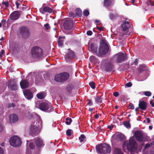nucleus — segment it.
Returning <instances> with one entry per match:
<instances>
[{"instance_id": "aec40b11", "label": "nucleus", "mask_w": 154, "mask_h": 154, "mask_svg": "<svg viewBox=\"0 0 154 154\" xmlns=\"http://www.w3.org/2000/svg\"><path fill=\"white\" fill-rule=\"evenodd\" d=\"M130 26L129 22L128 21L123 22L121 25V28L123 31H127L129 27Z\"/></svg>"}, {"instance_id": "c03bdc74", "label": "nucleus", "mask_w": 154, "mask_h": 154, "mask_svg": "<svg viewBox=\"0 0 154 154\" xmlns=\"http://www.w3.org/2000/svg\"><path fill=\"white\" fill-rule=\"evenodd\" d=\"M89 85L91 86V87L92 89H94L95 88V86H94V82H90L89 83Z\"/></svg>"}, {"instance_id": "7c9ffc66", "label": "nucleus", "mask_w": 154, "mask_h": 154, "mask_svg": "<svg viewBox=\"0 0 154 154\" xmlns=\"http://www.w3.org/2000/svg\"><path fill=\"white\" fill-rule=\"evenodd\" d=\"M147 69V68L146 65L144 64H143L139 65L138 68V71L140 72L144 70H146Z\"/></svg>"}, {"instance_id": "f03ea898", "label": "nucleus", "mask_w": 154, "mask_h": 154, "mask_svg": "<svg viewBox=\"0 0 154 154\" xmlns=\"http://www.w3.org/2000/svg\"><path fill=\"white\" fill-rule=\"evenodd\" d=\"M137 146V144L133 137H131L129 140L125 141L122 146L123 148H126L128 150L130 151L136 149Z\"/></svg>"}, {"instance_id": "72a5a7b5", "label": "nucleus", "mask_w": 154, "mask_h": 154, "mask_svg": "<svg viewBox=\"0 0 154 154\" xmlns=\"http://www.w3.org/2000/svg\"><path fill=\"white\" fill-rule=\"evenodd\" d=\"M117 15L115 13H113L110 12L109 14V17L110 19L113 20L117 16Z\"/></svg>"}, {"instance_id": "4d7b16f0", "label": "nucleus", "mask_w": 154, "mask_h": 154, "mask_svg": "<svg viewBox=\"0 0 154 154\" xmlns=\"http://www.w3.org/2000/svg\"><path fill=\"white\" fill-rule=\"evenodd\" d=\"M44 26L47 29H48L50 27L49 25L47 23L45 24Z\"/></svg>"}, {"instance_id": "6e6552de", "label": "nucleus", "mask_w": 154, "mask_h": 154, "mask_svg": "<svg viewBox=\"0 0 154 154\" xmlns=\"http://www.w3.org/2000/svg\"><path fill=\"white\" fill-rule=\"evenodd\" d=\"M114 57L117 63H122L127 59L126 55L121 52L116 54Z\"/></svg>"}, {"instance_id": "09e8293b", "label": "nucleus", "mask_w": 154, "mask_h": 154, "mask_svg": "<svg viewBox=\"0 0 154 154\" xmlns=\"http://www.w3.org/2000/svg\"><path fill=\"white\" fill-rule=\"evenodd\" d=\"M129 109H134V106L133 104L132 103H130L129 105Z\"/></svg>"}, {"instance_id": "473e14b6", "label": "nucleus", "mask_w": 154, "mask_h": 154, "mask_svg": "<svg viewBox=\"0 0 154 154\" xmlns=\"http://www.w3.org/2000/svg\"><path fill=\"white\" fill-rule=\"evenodd\" d=\"M113 154H123V153L120 149L115 147L114 149Z\"/></svg>"}, {"instance_id": "c756f323", "label": "nucleus", "mask_w": 154, "mask_h": 154, "mask_svg": "<svg viewBox=\"0 0 154 154\" xmlns=\"http://www.w3.org/2000/svg\"><path fill=\"white\" fill-rule=\"evenodd\" d=\"M46 96L45 94L43 92H41L37 94L36 96L39 99H42L45 98Z\"/></svg>"}, {"instance_id": "412c9836", "label": "nucleus", "mask_w": 154, "mask_h": 154, "mask_svg": "<svg viewBox=\"0 0 154 154\" xmlns=\"http://www.w3.org/2000/svg\"><path fill=\"white\" fill-rule=\"evenodd\" d=\"M100 46L105 47V53H106L107 51V47L108 46L107 43V41L104 39H102L100 42Z\"/></svg>"}, {"instance_id": "49530a36", "label": "nucleus", "mask_w": 154, "mask_h": 154, "mask_svg": "<svg viewBox=\"0 0 154 154\" xmlns=\"http://www.w3.org/2000/svg\"><path fill=\"white\" fill-rule=\"evenodd\" d=\"M69 16L71 17H75L76 16V14L73 13L72 12H70L69 13Z\"/></svg>"}, {"instance_id": "2f4dec72", "label": "nucleus", "mask_w": 154, "mask_h": 154, "mask_svg": "<svg viewBox=\"0 0 154 154\" xmlns=\"http://www.w3.org/2000/svg\"><path fill=\"white\" fill-rule=\"evenodd\" d=\"M65 38V36L60 37L59 38V40L58 41V45L59 46L61 47L63 45V41L61 40V39H64Z\"/></svg>"}, {"instance_id": "4468645a", "label": "nucleus", "mask_w": 154, "mask_h": 154, "mask_svg": "<svg viewBox=\"0 0 154 154\" xmlns=\"http://www.w3.org/2000/svg\"><path fill=\"white\" fill-rule=\"evenodd\" d=\"M40 12L42 14L48 12L51 13L52 12V9L48 7H42L39 9Z\"/></svg>"}, {"instance_id": "6e6d98bb", "label": "nucleus", "mask_w": 154, "mask_h": 154, "mask_svg": "<svg viewBox=\"0 0 154 154\" xmlns=\"http://www.w3.org/2000/svg\"><path fill=\"white\" fill-rule=\"evenodd\" d=\"M97 28L98 30L100 31H102L103 30V27H99L97 26Z\"/></svg>"}, {"instance_id": "bf43d9fd", "label": "nucleus", "mask_w": 154, "mask_h": 154, "mask_svg": "<svg viewBox=\"0 0 154 154\" xmlns=\"http://www.w3.org/2000/svg\"><path fill=\"white\" fill-rule=\"evenodd\" d=\"M3 130V126L1 123H0V133L2 132Z\"/></svg>"}, {"instance_id": "393cba45", "label": "nucleus", "mask_w": 154, "mask_h": 154, "mask_svg": "<svg viewBox=\"0 0 154 154\" xmlns=\"http://www.w3.org/2000/svg\"><path fill=\"white\" fill-rule=\"evenodd\" d=\"M139 107L141 109L143 110H145L146 109L147 103L143 101H140L139 104Z\"/></svg>"}, {"instance_id": "f257e3e1", "label": "nucleus", "mask_w": 154, "mask_h": 154, "mask_svg": "<svg viewBox=\"0 0 154 154\" xmlns=\"http://www.w3.org/2000/svg\"><path fill=\"white\" fill-rule=\"evenodd\" d=\"M42 121L40 119L33 122H32L30 127V133L32 134H38L40 131L42 127Z\"/></svg>"}, {"instance_id": "052dcab7", "label": "nucleus", "mask_w": 154, "mask_h": 154, "mask_svg": "<svg viewBox=\"0 0 154 154\" xmlns=\"http://www.w3.org/2000/svg\"><path fill=\"white\" fill-rule=\"evenodd\" d=\"M114 96L116 97H117L119 95V93L118 92H115L113 94Z\"/></svg>"}, {"instance_id": "37998d69", "label": "nucleus", "mask_w": 154, "mask_h": 154, "mask_svg": "<svg viewBox=\"0 0 154 154\" xmlns=\"http://www.w3.org/2000/svg\"><path fill=\"white\" fill-rule=\"evenodd\" d=\"M144 94L145 95L148 97L150 96L151 95V92L149 91L144 92Z\"/></svg>"}, {"instance_id": "1a4fd4ad", "label": "nucleus", "mask_w": 154, "mask_h": 154, "mask_svg": "<svg viewBox=\"0 0 154 154\" xmlns=\"http://www.w3.org/2000/svg\"><path fill=\"white\" fill-rule=\"evenodd\" d=\"M88 50L91 51L92 53L94 54H95L97 55L98 47L96 45L91 43L90 42H88Z\"/></svg>"}, {"instance_id": "ddd939ff", "label": "nucleus", "mask_w": 154, "mask_h": 154, "mask_svg": "<svg viewBox=\"0 0 154 154\" xmlns=\"http://www.w3.org/2000/svg\"><path fill=\"white\" fill-rule=\"evenodd\" d=\"M75 57V54L72 51H70L66 54L65 55V59L67 62H69L72 58H74Z\"/></svg>"}, {"instance_id": "2eb2a0df", "label": "nucleus", "mask_w": 154, "mask_h": 154, "mask_svg": "<svg viewBox=\"0 0 154 154\" xmlns=\"http://www.w3.org/2000/svg\"><path fill=\"white\" fill-rule=\"evenodd\" d=\"M10 122L11 123L17 122L18 120V117L17 115L12 114H10L9 116Z\"/></svg>"}, {"instance_id": "0eeeda50", "label": "nucleus", "mask_w": 154, "mask_h": 154, "mask_svg": "<svg viewBox=\"0 0 154 154\" xmlns=\"http://www.w3.org/2000/svg\"><path fill=\"white\" fill-rule=\"evenodd\" d=\"M69 76V74L67 72H63L56 75L55 80L59 82H62L66 81Z\"/></svg>"}, {"instance_id": "de8ad7c7", "label": "nucleus", "mask_w": 154, "mask_h": 154, "mask_svg": "<svg viewBox=\"0 0 154 154\" xmlns=\"http://www.w3.org/2000/svg\"><path fill=\"white\" fill-rule=\"evenodd\" d=\"M66 134L67 136H70L71 135V130L70 129H68L67 130Z\"/></svg>"}, {"instance_id": "c9c22d12", "label": "nucleus", "mask_w": 154, "mask_h": 154, "mask_svg": "<svg viewBox=\"0 0 154 154\" xmlns=\"http://www.w3.org/2000/svg\"><path fill=\"white\" fill-rule=\"evenodd\" d=\"M102 99L101 97H97L95 98V101L98 103L100 104L102 102Z\"/></svg>"}, {"instance_id": "f8f14e48", "label": "nucleus", "mask_w": 154, "mask_h": 154, "mask_svg": "<svg viewBox=\"0 0 154 154\" xmlns=\"http://www.w3.org/2000/svg\"><path fill=\"white\" fill-rule=\"evenodd\" d=\"M25 98L28 100H30L32 98L33 95L32 93L29 89H27L23 92Z\"/></svg>"}, {"instance_id": "0e129e2a", "label": "nucleus", "mask_w": 154, "mask_h": 154, "mask_svg": "<svg viewBox=\"0 0 154 154\" xmlns=\"http://www.w3.org/2000/svg\"><path fill=\"white\" fill-rule=\"evenodd\" d=\"M16 5L17 6V8L18 9L19 8V4L17 2H16L15 3Z\"/></svg>"}, {"instance_id": "bb28decb", "label": "nucleus", "mask_w": 154, "mask_h": 154, "mask_svg": "<svg viewBox=\"0 0 154 154\" xmlns=\"http://www.w3.org/2000/svg\"><path fill=\"white\" fill-rule=\"evenodd\" d=\"M113 4L111 0H104V6L106 7H108L112 5Z\"/></svg>"}, {"instance_id": "a878e982", "label": "nucleus", "mask_w": 154, "mask_h": 154, "mask_svg": "<svg viewBox=\"0 0 154 154\" xmlns=\"http://www.w3.org/2000/svg\"><path fill=\"white\" fill-rule=\"evenodd\" d=\"M27 151L28 149H33L35 148V145L32 142H31L30 141H27Z\"/></svg>"}, {"instance_id": "338daca9", "label": "nucleus", "mask_w": 154, "mask_h": 154, "mask_svg": "<svg viewBox=\"0 0 154 154\" xmlns=\"http://www.w3.org/2000/svg\"><path fill=\"white\" fill-rule=\"evenodd\" d=\"M95 117L96 119H98L99 117V115L98 114H96L95 116Z\"/></svg>"}, {"instance_id": "4be33fe9", "label": "nucleus", "mask_w": 154, "mask_h": 154, "mask_svg": "<svg viewBox=\"0 0 154 154\" xmlns=\"http://www.w3.org/2000/svg\"><path fill=\"white\" fill-rule=\"evenodd\" d=\"M20 86L22 89H25L28 87L29 83L26 80H23L20 83Z\"/></svg>"}, {"instance_id": "9b49d317", "label": "nucleus", "mask_w": 154, "mask_h": 154, "mask_svg": "<svg viewBox=\"0 0 154 154\" xmlns=\"http://www.w3.org/2000/svg\"><path fill=\"white\" fill-rule=\"evenodd\" d=\"M73 26L72 21L69 19L66 20L63 24L64 28L66 30H69L72 29Z\"/></svg>"}, {"instance_id": "39448f33", "label": "nucleus", "mask_w": 154, "mask_h": 154, "mask_svg": "<svg viewBox=\"0 0 154 154\" xmlns=\"http://www.w3.org/2000/svg\"><path fill=\"white\" fill-rule=\"evenodd\" d=\"M39 107L41 110L45 111L48 112L53 110L51 104L48 101L41 103L40 104Z\"/></svg>"}, {"instance_id": "3c124183", "label": "nucleus", "mask_w": 154, "mask_h": 154, "mask_svg": "<svg viewBox=\"0 0 154 154\" xmlns=\"http://www.w3.org/2000/svg\"><path fill=\"white\" fill-rule=\"evenodd\" d=\"M8 106L9 108L11 107H14L15 106V104L14 103H10L8 105Z\"/></svg>"}, {"instance_id": "e433bc0d", "label": "nucleus", "mask_w": 154, "mask_h": 154, "mask_svg": "<svg viewBox=\"0 0 154 154\" xmlns=\"http://www.w3.org/2000/svg\"><path fill=\"white\" fill-rule=\"evenodd\" d=\"M149 75V73L147 71L145 72V74L143 75V79L140 80V81H143L146 79Z\"/></svg>"}, {"instance_id": "cd10ccee", "label": "nucleus", "mask_w": 154, "mask_h": 154, "mask_svg": "<svg viewBox=\"0 0 154 154\" xmlns=\"http://www.w3.org/2000/svg\"><path fill=\"white\" fill-rule=\"evenodd\" d=\"M20 31L21 33L24 35H28L29 31L28 29L25 27H23L21 28Z\"/></svg>"}, {"instance_id": "a18cd8bd", "label": "nucleus", "mask_w": 154, "mask_h": 154, "mask_svg": "<svg viewBox=\"0 0 154 154\" xmlns=\"http://www.w3.org/2000/svg\"><path fill=\"white\" fill-rule=\"evenodd\" d=\"M2 4L3 5H4L5 6V7L6 8L8 7L9 5L8 2H2Z\"/></svg>"}, {"instance_id": "ea45409f", "label": "nucleus", "mask_w": 154, "mask_h": 154, "mask_svg": "<svg viewBox=\"0 0 154 154\" xmlns=\"http://www.w3.org/2000/svg\"><path fill=\"white\" fill-rule=\"evenodd\" d=\"M154 144V142H153L152 143L149 144L147 143L146 144L145 146V148L146 149L147 148L149 147H150V146H152L153 144Z\"/></svg>"}, {"instance_id": "e2e57ef3", "label": "nucleus", "mask_w": 154, "mask_h": 154, "mask_svg": "<svg viewBox=\"0 0 154 154\" xmlns=\"http://www.w3.org/2000/svg\"><path fill=\"white\" fill-rule=\"evenodd\" d=\"M150 103L152 107L154 106V102H153V100L150 101Z\"/></svg>"}, {"instance_id": "58836bf2", "label": "nucleus", "mask_w": 154, "mask_h": 154, "mask_svg": "<svg viewBox=\"0 0 154 154\" xmlns=\"http://www.w3.org/2000/svg\"><path fill=\"white\" fill-rule=\"evenodd\" d=\"M85 138V136L84 134H81L79 138V139L81 142H82L84 141Z\"/></svg>"}, {"instance_id": "20e7f679", "label": "nucleus", "mask_w": 154, "mask_h": 154, "mask_svg": "<svg viewBox=\"0 0 154 154\" xmlns=\"http://www.w3.org/2000/svg\"><path fill=\"white\" fill-rule=\"evenodd\" d=\"M31 53L33 58L38 59L41 58L43 52L42 49L40 47L34 46L32 48Z\"/></svg>"}, {"instance_id": "a211bd4d", "label": "nucleus", "mask_w": 154, "mask_h": 154, "mask_svg": "<svg viewBox=\"0 0 154 154\" xmlns=\"http://www.w3.org/2000/svg\"><path fill=\"white\" fill-rule=\"evenodd\" d=\"M104 69L106 71H110L113 70V66L110 63H106L104 66Z\"/></svg>"}, {"instance_id": "680f3d73", "label": "nucleus", "mask_w": 154, "mask_h": 154, "mask_svg": "<svg viewBox=\"0 0 154 154\" xmlns=\"http://www.w3.org/2000/svg\"><path fill=\"white\" fill-rule=\"evenodd\" d=\"M4 151L2 148L0 147V154H3Z\"/></svg>"}, {"instance_id": "774afa93", "label": "nucleus", "mask_w": 154, "mask_h": 154, "mask_svg": "<svg viewBox=\"0 0 154 154\" xmlns=\"http://www.w3.org/2000/svg\"><path fill=\"white\" fill-rule=\"evenodd\" d=\"M95 22L97 23V25L99 22L100 21L98 20H96L95 21Z\"/></svg>"}, {"instance_id": "603ef678", "label": "nucleus", "mask_w": 154, "mask_h": 154, "mask_svg": "<svg viewBox=\"0 0 154 154\" xmlns=\"http://www.w3.org/2000/svg\"><path fill=\"white\" fill-rule=\"evenodd\" d=\"M93 103L92 102L91 100H88V103L87 105H88L89 106H92V105H93Z\"/></svg>"}, {"instance_id": "b1692460", "label": "nucleus", "mask_w": 154, "mask_h": 154, "mask_svg": "<svg viewBox=\"0 0 154 154\" xmlns=\"http://www.w3.org/2000/svg\"><path fill=\"white\" fill-rule=\"evenodd\" d=\"M8 86L11 90H15L17 89V86L15 83H14L13 81H11L8 84Z\"/></svg>"}, {"instance_id": "13d9d810", "label": "nucleus", "mask_w": 154, "mask_h": 154, "mask_svg": "<svg viewBox=\"0 0 154 154\" xmlns=\"http://www.w3.org/2000/svg\"><path fill=\"white\" fill-rule=\"evenodd\" d=\"M5 51L4 50H2L1 52H0V57H2V55L5 53Z\"/></svg>"}, {"instance_id": "79ce46f5", "label": "nucleus", "mask_w": 154, "mask_h": 154, "mask_svg": "<svg viewBox=\"0 0 154 154\" xmlns=\"http://www.w3.org/2000/svg\"><path fill=\"white\" fill-rule=\"evenodd\" d=\"M89 14V11L87 10H85L83 11V14L85 16H88Z\"/></svg>"}, {"instance_id": "423d86ee", "label": "nucleus", "mask_w": 154, "mask_h": 154, "mask_svg": "<svg viewBox=\"0 0 154 154\" xmlns=\"http://www.w3.org/2000/svg\"><path fill=\"white\" fill-rule=\"evenodd\" d=\"M9 142L11 145L16 147L20 146L22 143V141L20 138L16 136L11 138L9 140Z\"/></svg>"}, {"instance_id": "a19ab883", "label": "nucleus", "mask_w": 154, "mask_h": 154, "mask_svg": "<svg viewBox=\"0 0 154 154\" xmlns=\"http://www.w3.org/2000/svg\"><path fill=\"white\" fill-rule=\"evenodd\" d=\"M124 125L127 128H129L130 127V123L128 122H126L124 123Z\"/></svg>"}, {"instance_id": "5701e85b", "label": "nucleus", "mask_w": 154, "mask_h": 154, "mask_svg": "<svg viewBox=\"0 0 154 154\" xmlns=\"http://www.w3.org/2000/svg\"><path fill=\"white\" fill-rule=\"evenodd\" d=\"M114 137L118 141L122 140L124 138V135L121 133L116 134L114 135Z\"/></svg>"}, {"instance_id": "f3484780", "label": "nucleus", "mask_w": 154, "mask_h": 154, "mask_svg": "<svg viewBox=\"0 0 154 154\" xmlns=\"http://www.w3.org/2000/svg\"><path fill=\"white\" fill-rule=\"evenodd\" d=\"M34 140L37 147H40L44 145L43 141L41 138L37 137L35 138Z\"/></svg>"}, {"instance_id": "69168bd1", "label": "nucleus", "mask_w": 154, "mask_h": 154, "mask_svg": "<svg viewBox=\"0 0 154 154\" xmlns=\"http://www.w3.org/2000/svg\"><path fill=\"white\" fill-rule=\"evenodd\" d=\"M146 122H147L148 123H149L150 122V120L149 119V118H147L146 119Z\"/></svg>"}, {"instance_id": "9d476101", "label": "nucleus", "mask_w": 154, "mask_h": 154, "mask_svg": "<svg viewBox=\"0 0 154 154\" xmlns=\"http://www.w3.org/2000/svg\"><path fill=\"white\" fill-rule=\"evenodd\" d=\"M134 136L136 138L137 140L141 142L143 140V136L142 132L139 131H136L133 133Z\"/></svg>"}, {"instance_id": "6ab92c4d", "label": "nucleus", "mask_w": 154, "mask_h": 154, "mask_svg": "<svg viewBox=\"0 0 154 154\" xmlns=\"http://www.w3.org/2000/svg\"><path fill=\"white\" fill-rule=\"evenodd\" d=\"M105 47L100 46L99 49L98 53H97V55L98 56H100L102 55H104L106 54L108 51V47H107V51L106 53H105Z\"/></svg>"}, {"instance_id": "7ed1b4c3", "label": "nucleus", "mask_w": 154, "mask_h": 154, "mask_svg": "<svg viewBox=\"0 0 154 154\" xmlns=\"http://www.w3.org/2000/svg\"><path fill=\"white\" fill-rule=\"evenodd\" d=\"M97 152L98 153L106 154L111 151V146L108 144L104 143L96 146Z\"/></svg>"}, {"instance_id": "dca6fc26", "label": "nucleus", "mask_w": 154, "mask_h": 154, "mask_svg": "<svg viewBox=\"0 0 154 154\" xmlns=\"http://www.w3.org/2000/svg\"><path fill=\"white\" fill-rule=\"evenodd\" d=\"M20 16V13L16 11L13 12L10 15V18L11 20H15L18 19Z\"/></svg>"}, {"instance_id": "f704fd0d", "label": "nucleus", "mask_w": 154, "mask_h": 154, "mask_svg": "<svg viewBox=\"0 0 154 154\" xmlns=\"http://www.w3.org/2000/svg\"><path fill=\"white\" fill-rule=\"evenodd\" d=\"M76 14L79 17H80L82 15V11L79 8H78L75 10Z\"/></svg>"}, {"instance_id": "864d4df0", "label": "nucleus", "mask_w": 154, "mask_h": 154, "mask_svg": "<svg viewBox=\"0 0 154 154\" xmlns=\"http://www.w3.org/2000/svg\"><path fill=\"white\" fill-rule=\"evenodd\" d=\"M92 33V32L91 30L88 31L87 32V34L88 35H91Z\"/></svg>"}, {"instance_id": "4c0bfd02", "label": "nucleus", "mask_w": 154, "mask_h": 154, "mask_svg": "<svg viewBox=\"0 0 154 154\" xmlns=\"http://www.w3.org/2000/svg\"><path fill=\"white\" fill-rule=\"evenodd\" d=\"M72 122V120L71 118H66V123L67 125H69Z\"/></svg>"}, {"instance_id": "c85d7f7f", "label": "nucleus", "mask_w": 154, "mask_h": 154, "mask_svg": "<svg viewBox=\"0 0 154 154\" xmlns=\"http://www.w3.org/2000/svg\"><path fill=\"white\" fill-rule=\"evenodd\" d=\"M74 89V87L72 84H69L66 88V91L69 93H71L72 90Z\"/></svg>"}, {"instance_id": "8fccbe9b", "label": "nucleus", "mask_w": 154, "mask_h": 154, "mask_svg": "<svg viewBox=\"0 0 154 154\" xmlns=\"http://www.w3.org/2000/svg\"><path fill=\"white\" fill-rule=\"evenodd\" d=\"M132 85V84L131 82H129L128 83L126 84L125 85V87H131Z\"/></svg>"}, {"instance_id": "5fc2aeb1", "label": "nucleus", "mask_w": 154, "mask_h": 154, "mask_svg": "<svg viewBox=\"0 0 154 154\" xmlns=\"http://www.w3.org/2000/svg\"><path fill=\"white\" fill-rule=\"evenodd\" d=\"M95 57L94 56H91L90 57V60L91 62L94 61V60L95 59Z\"/></svg>"}]
</instances>
